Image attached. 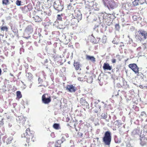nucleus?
Here are the masks:
<instances>
[{"instance_id":"obj_31","label":"nucleus","mask_w":147,"mask_h":147,"mask_svg":"<svg viewBox=\"0 0 147 147\" xmlns=\"http://www.w3.org/2000/svg\"><path fill=\"white\" fill-rule=\"evenodd\" d=\"M101 119H105L107 118V115L105 113H102L101 115Z\"/></svg>"},{"instance_id":"obj_20","label":"nucleus","mask_w":147,"mask_h":147,"mask_svg":"<svg viewBox=\"0 0 147 147\" xmlns=\"http://www.w3.org/2000/svg\"><path fill=\"white\" fill-rule=\"evenodd\" d=\"M85 77L87 79V81L89 83H91L92 82L93 80V78L92 76L89 77L88 78H87V76H85Z\"/></svg>"},{"instance_id":"obj_6","label":"nucleus","mask_w":147,"mask_h":147,"mask_svg":"<svg viewBox=\"0 0 147 147\" xmlns=\"http://www.w3.org/2000/svg\"><path fill=\"white\" fill-rule=\"evenodd\" d=\"M118 5V2H115L113 0H111V1L107 7L109 8H111L112 9H114L117 7Z\"/></svg>"},{"instance_id":"obj_37","label":"nucleus","mask_w":147,"mask_h":147,"mask_svg":"<svg viewBox=\"0 0 147 147\" xmlns=\"http://www.w3.org/2000/svg\"><path fill=\"white\" fill-rule=\"evenodd\" d=\"M38 81L39 83H41L43 82V80L40 78H38Z\"/></svg>"},{"instance_id":"obj_5","label":"nucleus","mask_w":147,"mask_h":147,"mask_svg":"<svg viewBox=\"0 0 147 147\" xmlns=\"http://www.w3.org/2000/svg\"><path fill=\"white\" fill-rule=\"evenodd\" d=\"M80 102L84 109H89V104L86 101V99L84 98H81L80 100Z\"/></svg>"},{"instance_id":"obj_26","label":"nucleus","mask_w":147,"mask_h":147,"mask_svg":"<svg viewBox=\"0 0 147 147\" xmlns=\"http://www.w3.org/2000/svg\"><path fill=\"white\" fill-rule=\"evenodd\" d=\"M8 28L6 26H2L1 28V31H5L7 32L8 31Z\"/></svg>"},{"instance_id":"obj_40","label":"nucleus","mask_w":147,"mask_h":147,"mask_svg":"<svg viewBox=\"0 0 147 147\" xmlns=\"http://www.w3.org/2000/svg\"><path fill=\"white\" fill-rule=\"evenodd\" d=\"M78 79L80 81H82L83 80V79L82 78L79 77L78 78Z\"/></svg>"},{"instance_id":"obj_1","label":"nucleus","mask_w":147,"mask_h":147,"mask_svg":"<svg viewBox=\"0 0 147 147\" xmlns=\"http://www.w3.org/2000/svg\"><path fill=\"white\" fill-rule=\"evenodd\" d=\"M21 136L22 138H26L28 144H24L26 146H29L31 142H34L35 140V138L34 136V132L33 131L31 130L29 128L26 129L25 133L22 134Z\"/></svg>"},{"instance_id":"obj_7","label":"nucleus","mask_w":147,"mask_h":147,"mask_svg":"<svg viewBox=\"0 0 147 147\" xmlns=\"http://www.w3.org/2000/svg\"><path fill=\"white\" fill-rule=\"evenodd\" d=\"M46 94L42 95V101L45 104H48L51 101V97L50 96H49L47 98H46Z\"/></svg>"},{"instance_id":"obj_34","label":"nucleus","mask_w":147,"mask_h":147,"mask_svg":"<svg viewBox=\"0 0 147 147\" xmlns=\"http://www.w3.org/2000/svg\"><path fill=\"white\" fill-rule=\"evenodd\" d=\"M74 123V121L72 120L69 123L67 124V125L71 127H72L73 126V123Z\"/></svg>"},{"instance_id":"obj_25","label":"nucleus","mask_w":147,"mask_h":147,"mask_svg":"<svg viewBox=\"0 0 147 147\" xmlns=\"http://www.w3.org/2000/svg\"><path fill=\"white\" fill-rule=\"evenodd\" d=\"M75 16L76 17H74V19H76L78 20H81L82 18V16L80 13L79 14H77V16L76 15Z\"/></svg>"},{"instance_id":"obj_51","label":"nucleus","mask_w":147,"mask_h":147,"mask_svg":"<svg viewBox=\"0 0 147 147\" xmlns=\"http://www.w3.org/2000/svg\"><path fill=\"white\" fill-rule=\"evenodd\" d=\"M74 92H75V89H74Z\"/></svg>"},{"instance_id":"obj_13","label":"nucleus","mask_w":147,"mask_h":147,"mask_svg":"<svg viewBox=\"0 0 147 147\" xmlns=\"http://www.w3.org/2000/svg\"><path fill=\"white\" fill-rule=\"evenodd\" d=\"M94 143L95 146H98L100 144V141L99 140V138H96L94 139Z\"/></svg>"},{"instance_id":"obj_9","label":"nucleus","mask_w":147,"mask_h":147,"mask_svg":"<svg viewBox=\"0 0 147 147\" xmlns=\"http://www.w3.org/2000/svg\"><path fill=\"white\" fill-rule=\"evenodd\" d=\"M86 59L87 60L90 61L93 63H94L96 61V58L93 56L86 55Z\"/></svg>"},{"instance_id":"obj_16","label":"nucleus","mask_w":147,"mask_h":147,"mask_svg":"<svg viewBox=\"0 0 147 147\" xmlns=\"http://www.w3.org/2000/svg\"><path fill=\"white\" fill-rule=\"evenodd\" d=\"M74 67H75V69L76 70L80 71L81 70L80 68V65L78 63H74Z\"/></svg>"},{"instance_id":"obj_28","label":"nucleus","mask_w":147,"mask_h":147,"mask_svg":"<svg viewBox=\"0 0 147 147\" xmlns=\"http://www.w3.org/2000/svg\"><path fill=\"white\" fill-rule=\"evenodd\" d=\"M2 3L3 5H7L9 4V0H2Z\"/></svg>"},{"instance_id":"obj_41","label":"nucleus","mask_w":147,"mask_h":147,"mask_svg":"<svg viewBox=\"0 0 147 147\" xmlns=\"http://www.w3.org/2000/svg\"><path fill=\"white\" fill-rule=\"evenodd\" d=\"M144 114H145V112H144V111L142 112H141V116H143V115H144Z\"/></svg>"},{"instance_id":"obj_30","label":"nucleus","mask_w":147,"mask_h":147,"mask_svg":"<svg viewBox=\"0 0 147 147\" xmlns=\"http://www.w3.org/2000/svg\"><path fill=\"white\" fill-rule=\"evenodd\" d=\"M63 15L62 14H61V15H58L57 16V20L61 21L62 20V19L61 16H63Z\"/></svg>"},{"instance_id":"obj_29","label":"nucleus","mask_w":147,"mask_h":147,"mask_svg":"<svg viewBox=\"0 0 147 147\" xmlns=\"http://www.w3.org/2000/svg\"><path fill=\"white\" fill-rule=\"evenodd\" d=\"M121 121L119 120H117L115 122V125H117V126H119L120 125H121L122 123H121Z\"/></svg>"},{"instance_id":"obj_44","label":"nucleus","mask_w":147,"mask_h":147,"mask_svg":"<svg viewBox=\"0 0 147 147\" xmlns=\"http://www.w3.org/2000/svg\"><path fill=\"white\" fill-rule=\"evenodd\" d=\"M75 45H78V46H79V43H76L75 44Z\"/></svg>"},{"instance_id":"obj_43","label":"nucleus","mask_w":147,"mask_h":147,"mask_svg":"<svg viewBox=\"0 0 147 147\" xmlns=\"http://www.w3.org/2000/svg\"><path fill=\"white\" fill-rule=\"evenodd\" d=\"M141 49V47H139L137 49V50H139Z\"/></svg>"},{"instance_id":"obj_47","label":"nucleus","mask_w":147,"mask_h":147,"mask_svg":"<svg viewBox=\"0 0 147 147\" xmlns=\"http://www.w3.org/2000/svg\"><path fill=\"white\" fill-rule=\"evenodd\" d=\"M91 36H93V37H94V36H93V34H92L91 35Z\"/></svg>"},{"instance_id":"obj_42","label":"nucleus","mask_w":147,"mask_h":147,"mask_svg":"<svg viewBox=\"0 0 147 147\" xmlns=\"http://www.w3.org/2000/svg\"><path fill=\"white\" fill-rule=\"evenodd\" d=\"M115 142L116 143H120V141H117L116 139H115Z\"/></svg>"},{"instance_id":"obj_33","label":"nucleus","mask_w":147,"mask_h":147,"mask_svg":"<svg viewBox=\"0 0 147 147\" xmlns=\"http://www.w3.org/2000/svg\"><path fill=\"white\" fill-rule=\"evenodd\" d=\"M72 5V4L71 3L67 5V7L69 10H71L72 9H73V7Z\"/></svg>"},{"instance_id":"obj_19","label":"nucleus","mask_w":147,"mask_h":147,"mask_svg":"<svg viewBox=\"0 0 147 147\" xmlns=\"http://www.w3.org/2000/svg\"><path fill=\"white\" fill-rule=\"evenodd\" d=\"M26 76L27 78L29 80L31 81L32 79L33 75L30 73H28L26 75Z\"/></svg>"},{"instance_id":"obj_3","label":"nucleus","mask_w":147,"mask_h":147,"mask_svg":"<svg viewBox=\"0 0 147 147\" xmlns=\"http://www.w3.org/2000/svg\"><path fill=\"white\" fill-rule=\"evenodd\" d=\"M147 36V33L146 32L139 30L138 31L136 35V38L137 39L141 40L145 39Z\"/></svg>"},{"instance_id":"obj_17","label":"nucleus","mask_w":147,"mask_h":147,"mask_svg":"<svg viewBox=\"0 0 147 147\" xmlns=\"http://www.w3.org/2000/svg\"><path fill=\"white\" fill-rule=\"evenodd\" d=\"M111 14H108L106 13L103 14V18L104 20H108L109 18L111 17Z\"/></svg>"},{"instance_id":"obj_35","label":"nucleus","mask_w":147,"mask_h":147,"mask_svg":"<svg viewBox=\"0 0 147 147\" xmlns=\"http://www.w3.org/2000/svg\"><path fill=\"white\" fill-rule=\"evenodd\" d=\"M53 142H50L48 144V147H52L53 146Z\"/></svg>"},{"instance_id":"obj_15","label":"nucleus","mask_w":147,"mask_h":147,"mask_svg":"<svg viewBox=\"0 0 147 147\" xmlns=\"http://www.w3.org/2000/svg\"><path fill=\"white\" fill-rule=\"evenodd\" d=\"M66 88L69 92H72L74 91V86L73 85H67Z\"/></svg>"},{"instance_id":"obj_24","label":"nucleus","mask_w":147,"mask_h":147,"mask_svg":"<svg viewBox=\"0 0 147 147\" xmlns=\"http://www.w3.org/2000/svg\"><path fill=\"white\" fill-rule=\"evenodd\" d=\"M140 0H135L132 2V5L133 6H137L139 4V2Z\"/></svg>"},{"instance_id":"obj_18","label":"nucleus","mask_w":147,"mask_h":147,"mask_svg":"<svg viewBox=\"0 0 147 147\" xmlns=\"http://www.w3.org/2000/svg\"><path fill=\"white\" fill-rule=\"evenodd\" d=\"M33 18L34 19V20L35 22H40L41 21V18L38 16H35L33 17Z\"/></svg>"},{"instance_id":"obj_39","label":"nucleus","mask_w":147,"mask_h":147,"mask_svg":"<svg viewBox=\"0 0 147 147\" xmlns=\"http://www.w3.org/2000/svg\"><path fill=\"white\" fill-rule=\"evenodd\" d=\"M120 44H121V45L119 46L120 47H124V45L123 42H121L120 43Z\"/></svg>"},{"instance_id":"obj_21","label":"nucleus","mask_w":147,"mask_h":147,"mask_svg":"<svg viewBox=\"0 0 147 147\" xmlns=\"http://www.w3.org/2000/svg\"><path fill=\"white\" fill-rule=\"evenodd\" d=\"M61 142L59 140L57 141L55 144V147H61Z\"/></svg>"},{"instance_id":"obj_12","label":"nucleus","mask_w":147,"mask_h":147,"mask_svg":"<svg viewBox=\"0 0 147 147\" xmlns=\"http://www.w3.org/2000/svg\"><path fill=\"white\" fill-rule=\"evenodd\" d=\"M26 31L27 32L31 33L33 31V29L31 25H29L26 28Z\"/></svg>"},{"instance_id":"obj_2","label":"nucleus","mask_w":147,"mask_h":147,"mask_svg":"<svg viewBox=\"0 0 147 147\" xmlns=\"http://www.w3.org/2000/svg\"><path fill=\"white\" fill-rule=\"evenodd\" d=\"M111 132L108 131H106L102 138L103 142L106 145H109L111 140Z\"/></svg>"},{"instance_id":"obj_36","label":"nucleus","mask_w":147,"mask_h":147,"mask_svg":"<svg viewBox=\"0 0 147 147\" xmlns=\"http://www.w3.org/2000/svg\"><path fill=\"white\" fill-rule=\"evenodd\" d=\"M21 1L17 0L16 1V4L17 6H20L21 5Z\"/></svg>"},{"instance_id":"obj_14","label":"nucleus","mask_w":147,"mask_h":147,"mask_svg":"<svg viewBox=\"0 0 147 147\" xmlns=\"http://www.w3.org/2000/svg\"><path fill=\"white\" fill-rule=\"evenodd\" d=\"M92 109L93 111L95 113H97L99 111H100V107L99 105L95 106V107H93Z\"/></svg>"},{"instance_id":"obj_32","label":"nucleus","mask_w":147,"mask_h":147,"mask_svg":"<svg viewBox=\"0 0 147 147\" xmlns=\"http://www.w3.org/2000/svg\"><path fill=\"white\" fill-rule=\"evenodd\" d=\"M115 28L117 30L119 31L120 28L119 24H117L115 25Z\"/></svg>"},{"instance_id":"obj_11","label":"nucleus","mask_w":147,"mask_h":147,"mask_svg":"<svg viewBox=\"0 0 147 147\" xmlns=\"http://www.w3.org/2000/svg\"><path fill=\"white\" fill-rule=\"evenodd\" d=\"M54 7H55L56 9L59 12L61 11L63 9V7L61 5H57V4H54Z\"/></svg>"},{"instance_id":"obj_45","label":"nucleus","mask_w":147,"mask_h":147,"mask_svg":"<svg viewBox=\"0 0 147 147\" xmlns=\"http://www.w3.org/2000/svg\"><path fill=\"white\" fill-rule=\"evenodd\" d=\"M1 69H0V75H1Z\"/></svg>"},{"instance_id":"obj_23","label":"nucleus","mask_w":147,"mask_h":147,"mask_svg":"<svg viewBox=\"0 0 147 147\" xmlns=\"http://www.w3.org/2000/svg\"><path fill=\"white\" fill-rule=\"evenodd\" d=\"M111 0H103L104 4L105 6H108Z\"/></svg>"},{"instance_id":"obj_38","label":"nucleus","mask_w":147,"mask_h":147,"mask_svg":"<svg viewBox=\"0 0 147 147\" xmlns=\"http://www.w3.org/2000/svg\"><path fill=\"white\" fill-rule=\"evenodd\" d=\"M111 61L112 63H115L116 62V60L114 59H112Z\"/></svg>"},{"instance_id":"obj_49","label":"nucleus","mask_w":147,"mask_h":147,"mask_svg":"<svg viewBox=\"0 0 147 147\" xmlns=\"http://www.w3.org/2000/svg\"><path fill=\"white\" fill-rule=\"evenodd\" d=\"M73 1V0H70V1L71 2Z\"/></svg>"},{"instance_id":"obj_4","label":"nucleus","mask_w":147,"mask_h":147,"mask_svg":"<svg viewBox=\"0 0 147 147\" xmlns=\"http://www.w3.org/2000/svg\"><path fill=\"white\" fill-rule=\"evenodd\" d=\"M129 67L130 68L135 74L139 73V68L135 63L130 64L128 65Z\"/></svg>"},{"instance_id":"obj_50","label":"nucleus","mask_w":147,"mask_h":147,"mask_svg":"<svg viewBox=\"0 0 147 147\" xmlns=\"http://www.w3.org/2000/svg\"><path fill=\"white\" fill-rule=\"evenodd\" d=\"M135 16H133V18H134V17H135Z\"/></svg>"},{"instance_id":"obj_27","label":"nucleus","mask_w":147,"mask_h":147,"mask_svg":"<svg viewBox=\"0 0 147 147\" xmlns=\"http://www.w3.org/2000/svg\"><path fill=\"white\" fill-rule=\"evenodd\" d=\"M53 127L56 129H58L60 128L59 124L57 123H54L53 125Z\"/></svg>"},{"instance_id":"obj_22","label":"nucleus","mask_w":147,"mask_h":147,"mask_svg":"<svg viewBox=\"0 0 147 147\" xmlns=\"http://www.w3.org/2000/svg\"><path fill=\"white\" fill-rule=\"evenodd\" d=\"M17 98H16L20 99L22 98V95L21 92L20 91H18L16 92Z\"/></svg>"},{"instance_id":"obj_46","label":"nucleus","mask_w":147,"mask_h":147,"mask_svg":"<svg viewBox=\"0 0 147 147\" xmlns=\"http://www.w3.org/2000/svg\"><path fill=\"white\" fill-rule=\"evenodd\" d=\"M106 36H104V37H103V38H106Z\"/></svg>"},{"instance_id":"obj_52","label":"nucleus","mask_w":147,"mask_h":147,"mask_svg":"<svg viewBox=\"0 0 147 147\" xmlns=\"http://www.w3.org/2000/svg\"><path fill=\"white\" fill-rule=\"evenodd\" d=\"M11 76H12L13 75H11Z\"/></svg>"},{"instance_id":"obj_8","label":"nucleus","mask_w":147,"mask_h":147,"mask_svg":"<svg viewBox=\"0 0 147 147\" xmlns=\"http://www.w3.org/2000/svg\"><path fill=\"white\" fill-rule=\"evenodd\" d=\"M17 120L19 122V123L20 124H21L22 125L24 124L26 121L25 118L22 115L18 116V119Z\"/></svg>"},{"instance_id":"obj_10","label":"nucleus","mask_w":147,"mask_h":147,"mask_svg":"<svg viewBox=\"0 0 147 147\" xmlns=\"http://www.w3.org/2000/svg\"><path fill=\"white\" fill-rule=\"evenodd\" d=\"M103 68L104 70H111L112 69V66L109 65L108 63H104L103 64Z\"/></svg>"},{"instance_id":"obj_48","label":"nucleus","mask_w":147,"mask_h":147,"mask_svg":"<svg viewBox=\"0 0 147 147\" xmlns=\"http://www.w3.org/2000/svg\"><path fill=\"white\" fill-rule=\"evenodd\" d=\"M1 135H0V139H1Z\"/></svg>"}]
</instances>
